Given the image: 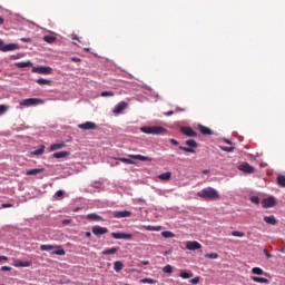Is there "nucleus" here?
Here are the masks:
<instances>
[{"mask_svg": "<svg viewBox=\"0 0 285 285\" xmlns=\"http://www.w3.org/2000/svg\"><path fill=\"white\" fill-rule=\"evenodd\" d=\"M191 284H199V277H195L190 279Z\"/></svg>", "mask_w": 285, "mask_h": 285, "instance_id": "obj_52", "label": "nucleus"}, {"mask_svg": "<svg viewBox=\"0 0 285 285\" xmlns=\"http://www.w3.org/2000/svg\"><path fill=\"white\" fill-rule=\"evenodd\" d=\"M126 108H128V104H126L125 101L119 102L114 108V115H121V112H124V110H126Z\"/></svg>", "mask_w": 285, "mask_h": 285, "instance_id": "obj_14", "label": "nucleus"}, {"mask_svg": "<svg viewBox=\"0 0 285 285\" xmlns=\"http://www.w3.org/2000/svg\"><path fill=\"white\" fill-rule=\"evenodd\" d=\"M171 178H173V173L170 171H166L158 175V179H160V181H170Z\"/></svg>", "mask_w": 285, "mask_h": 285, "instance_id": "obj_18", "label": "nucleus"}, {"mask_svg": "<svg viewBox=\"0 0 285 285\" xmlns=\"http://www.w3.org/2000/svg\"><path fill=\"white\" fill-rule=\"evenodd\" d=\"M205 257L207 259H217V257H219V255L217 253H210V254H206Z\"/></svg>", "mask_w": 285, "mask_h": 285, "instance_id": "obj_39", "label": "nucleus"}, {"mask_svg": "<svg viewBox=\"0 0 285 285\" xmlns=\"http://www.w3.org/2000/svg\"><path fill=\"white\" fill-rule=\"evenodd\" d=\"M226 144H228L229 146H233V142L229 140H226Z\"/></svg>", "mask_w": 285, "mask_h": 285, "instance_id": "obj_60", "label": "nucleus"}, {"mask_svg": "<svg viewBox=\"0 0 285 285\" xmlns=\"http://www.w3.org/2000/svg\"><path fill=\"white\" fill-rule=\"evenodd\" d=\"M43 41H46L47 43H55L57 41V37H55V36H45Z\"/></svg>", "mask_w": 285, "mask_h": 285, "instance_id": "obj_33", "label": "nucleus"}, {"mask_svg": "<svg viewBox=\"0 0 285 285\" xmlns=\"http://www.w3.org/2000/svg\"><path fill=\"white\" fill-rule=\"evenodd\" d=\"M263 208H273V206H275V198L273 196L271 197H267V198H264L262 202H261Z\"/></svg>", "mask_w": 285, "mask_h": 285, "instance_id": "obj_8", "label": "nucleus"}, {"mask_svg": "<svg viewBox=\"0 0 285 285\" xmlns=\"http://www.w3.org/2000/svg\"><path fill=\"white\" fill-rule=\"evenodd\" d=\"M100 97H115V92L112 91H102Z\"/></svg>", "mask_w": 285, "mask_h": 285, "instance_id": "obj_41", "label": "nucleus"}, {"mask_svg": "<svg viewBox=\"0 0 285 285\" xmlns=\"http://www.w3.org/2000/svg\"><path fill=\"white\" fill-rule=\"evenodd\" d=\"M129 159H138L139 161H153V158L141 155H129Z\"/></svg>", "mask_w": 285, "mask_h": 285, "instance_id": "obj_17", "label": "nucleus"}, {"mask_svg": "<svg viewBox=\"0 0 285 285\" xmlns=\"http://www.w3.org/2000/svg\"><path fill=\"white\" fill-rule=\"evenodd\" d=\"M119 252V247H111L109 249H105L101 252L102 255H115V253Z\"/></svg>", "mask_w": 285, "mask_h": 285, "instance_id": "obj_26", "label": "nucleus"}, {"mask_svg": "<svg viewBox=\"0 0 285 285\" xmlns=\"http://www.w3.org/2000/svg\"><path fill=\"white\" fill-rule=\"evenodd\" d=\"M12 50H19V45L17 43H9V45H6L2 40V47H1V51L2 52H10Z\"/></svg>", "mask_w": 285, "mask_h": 285, "instance_id": "obj_10", "label": "nucleus"}, {"mask_svg": "<svg viewBox=\"0 0 285 285\" xmlns=\"http://www.w3.org/2000/svg\"><path fill=\"white\" fill-rule=\"evenodd\" d=\"M276 180H277L278 186H281L282 188H285V176L284 175H278Z\"/></svg>", "mask_w": 285, "mask_h": 285, "instance_id": "obj_30", "label": "nucleus"}, {"mask_svg": "<svg viewBox=\"0 0 285 285\" xmlns=\"http://www.w3.org/2000/svg\"><path fill=\"white\" fill-rule=\"evenodd\" d=\"M40 250H52V255H66V250L59 245H41Z\"/></svg>", "mask_w": 285, "mask_h": 285, "instance_id": "obj_3", "label": "nucleus"}, {"mask_svg": "<svg viewBox=\"0 0 285 285\" xmlns=\"http://www.w3.org/2000/svg\"><path fill=\"white\" fill-rule=\"evenodd\" d=\"M78 210H81V208H76V209H73L75 213H78Z\"/></svg>", "mask_w": 285, "mask_h": 285, "instance_id": "obj_63", "label": "nucleus"}, {"mask_svg": "<svg viewBox=\"0 0 285 285\" xmlns=\"http://www.w3.org/2000/svg\"><path fill=\"white\" fill-rule=\"evenodd\" d=\"M144 228H145V230L157 232V233H159V230H161V226L148 225V226H144Z\"/></svg>", "mask_w": 285, "mask_h": 285, "instance_id": "obj_31", "label": "nucleus"}, {"mask_svg": "<svg viewBox=\"0 0 285 285\" xmlns=\"http://www.w3.org/2000/svg\"><path fill=\"white\" fill-rule=\"evenodd\" d=\"M220 150H224L225 153H233V150H235V147H233V146H229V147L220 146Z\"/></svg>", "mask_w": 285, "mask_h": 285, "instance_id": "obj_40", "label": "nucleus"}, {"mask_svg": "<svg viewBox=\"0 0 285 285\" xmlns=\"http://www.w3.org/2000/svg\"><path fill=\"white\" fill-rule=\"evenodd\" d=\"M78 128H80L81 130H95V128H97V124L92 121H87L78 125Z\"/></svg>", "mask_w": 285, "mask_h": 285, "instance_id": "obj_13", "label": "nucleus"}, {"mask_svg": "<svg viewBox=\"0 0 285 285\" xmlns=\"http://www.w3.org/2000/svg\"><path fill=\"white\" fill-rule=\"evenodd\" d=\"M2 46H3V40H0V50H1Z\"/></svg>", "mask_w": 285, "mask_h": 285, "instance_id": "obj_61", "label": "nucleus"}, {"mask_svg": "<svg viewBox=\"0 0 285 285\" xmlns=\"http://www.w3.org/2000/svg\"><path fill=\"white\" fill-rule=\"evenodd\" d=\"M1 271L2 272H10V271H12V267H10V266H2Z\"/></svg>", "mask_w": 285, "mask_h": 285, "instance_id": "obj_49", "label": "nucleus"}, {"mask_svg": "<svg viewBox=\"0 0 285 285\" xmlns=\"http://www.w3.org/2000/svg\"><path fill=\"white\" fill-rule=\"evenodd\" d=\"M43 153H46V146L41 145L38 149L31 151V155L39 156V155H43Z\"/></svg>", "mask_w": 285, "mask_h": 285, "instance_id": "obj_28", "label": "nucleus"}, {"mask_svg": "<svg viewBox=\"0 0 285 285\" xmlns=\"http://www.w3.org/2000/svg\"><path fill=\"white\" fill-rule=\"evenodd\" d=\"M8 262V256H0V264H6Z\"/></svg>", "mask_w": 285, "mask_h": 285, "instance_id": "obj_47", "label": "nucleus"}, {"mask_svg": "<svg viewBox=\"0 0 285 285\" xmlns=\"http://www.w3.org/2000/svg\"><path fill=\"white\" fill-rule=\"evenodd\" d=\"M180 131L183 132V135H186V137H197V131H195L190 127H181Z\"/></svg>", "mask_w": 285, "mask_h": 285, "instance_id": "obj_15", "label": "nucleus"}, {"mask_svg": "<svg viewBox=\"0 0 285 285\" xmlns=\"http://www.w3.org/2000/svg\"><path fill=\"white\" fill-rule=\"evenodd\" d=\"M114 269L116 271V273H120L121 271H124V263L120 261H116L114 263Z\"/></svg>", "mask_w": 285, "mask_h": 285, "instance_id": "obj_25", "label": "nucleus"}, {"mask_svg": "<svg viewBox=\"0 0 285 285\" xmlns=\"http://www.w3.org/2000/svg\"><path fill=\"white\" fill-rule=\"evenodd\" d=\"M167 115H168V117H170V115H173V111H168Z\"/></svg>", "mask_w": 285, "mask_h": 285, "instance_id": "obj_64", "label": "nucleus"}, {"mask_svg": "<svg viewBox=\"0 0 285 285\" xmlns=\"http://www.w3.org/2000/svg\"><path fill=\"white\" fill-rule=\"evenodd\" d=\"M111 237H114V239H132V234H126L124 232L111 233Z\"/></svg>", "mask_w": 285, "mask_h": 285, "instance_id": "obj_12", "label": "nucleus"}, {"mask_svg": "<svg viewBox=\"0 0 285 285\" xmlns=\"http://www.w3.org/2000/svg\"><path fill=\"white\" fill-rule=\"evenodd\" d=\"M20 41H22L23 43H30V41H32L30 38H21Z\"/></svg>", "mask_w": 285, "mask_h": 285, "instance_id": "obj_53", "label": "nucleus"}, {"mask_svg": "<svg viewBox=\"0 0 285 285\" xmlns=\"http://www.w3.org/2000/svg\"><path fill=\"white\" fill-rule=\"evenodd\" d=\"M118 161H121L122 164L132 165L135 161L130 158H118Z\"/></svg>", "mask_w": 285, "mask_h": 285, "instance_id": "obj_38", "label": "nucleus"}, {"mask_svg": "<svg viewBox=\"0 0 285 285\" xmlns=\"http://www.w3.org/2000/svg\"><path fill=\"white\" fill-rule=\"evenodd\" d=\"M161 236L165 237V239H170V237H175V234H173V232H161Z\"/></svg>", "mask_w": 285, "mask_h": 285, "instance_id": "obj_35", "label": "nucleus"}, {"mask_svg": "<svg viewBox=\"0 0 285 285\" xmlns=\"http://www.w3.org/2000/svg\"><path fill=\"white\" fill-rule=\"evenodd\" d=\"M3 24V18L0 17V26Z\"/></svg>", "mask_w": 285, "mask_h": 285, "instance_id": "obj_62", "label": "nucleus"}, {"mask_svg": "<svg viewBox=\"0 0 285 285\" xmlns=\"http://www.w3.org/2000/svg\"><path fill=\"white\" fill-rule=\"evenodd\" d=\"M263 253L267 257V259H271L273 257V255L268 253L266 249H264Z\"/></svg>", "mask_w": 285, "mask_h": 285, "instance_id": "obj_50", "label": "nucleus"}, {"mask_svg": "<svg viewBox=\"0 0 285 285\" xmlns=\"http://www.w3.org/2000/svg\"><path fill=\"white\" fill-rule=\"evenodd\" d=\"M180 277L183 279H190V277H193V275H190L189 273L187 272H180Z\"/></svg>", "mask_w": 285, "mask_h": 285, "instance_id": "obj_42", "label": "nucleus"}, {"mask_svg": "<svg viewBox=\"0 0 285 285\" xmlns=\"http://www.w3.org/2000/svg\"><path fill=\"white\" fill-rule=\"evenodd\" d=\"M8 111V106L6 105H0V115H3L4 112Z\"/></svg>", "mask_w": 285, "mask_h": 285, "instance_id": "obj_45", "label": "nucleus"}, {"mask_svg": "<svg viewBox=\"0 0 285 285\" xmlns=\"http://www.w3.org/2000/svg\"><path fill=\"white\" fill-rule=\"evenodd\" d=\"M71 39L72 41H78V43H81V40L79 39V37H77V35H72Z\"/></svg>", "mask_w": 285, "mask_h": 285, "instance_id": "obj_51", "label": "nucleus"}, {"mask_svg": "<svg viewBox=\"0 0 285 285\" xmlns=\"http://www.w3.org/2000/svg\"><path fill=\"white\" fill-rule=\"evenodd\" d=\"M187 250H199L202 248V245L197 240H188L186 243Z\"/></svg>", "mask_w": 285, "mask_h": 285, "instance_id": "obj_11", "label": "nucleus"}, {"mask_svg": "<svg viewBox=\"0 0 285 285\" xmlns=\"http://www.w3.org/2000/svg\"><path fill=\"white\" fill-rule=\"evenodd\" d=\"M250 202H252L253 204H259V198H258L257 196H252V197H250Z\"/></svg>", "mask_w": 285, "mask_h": 285, "instance_id": "obj_46", "label": "nucleus"}, {"mask_svg": "<svg viewBox=\"0 0 285 285\" xmlns=\"http://www.w3.org/2000/svg\"><path fill=\"white\" fill-rule=\"evenodd\" d=\"M197 196L205 202H215L219 199V191L213 187H207L198 191Z\"/></svg>", "mask_w": 285, "mask_h": 285, "instance_id": "obj_1", "label": "nucleus"}, {"mask_svg": "<svg viewBox=\"0 0 285 285\" xmlns=\"http://www.w3.org/2000/svg\"><path fill=\"white\" fill-rule=\"evenodd\" d=\"M68 155H70V153L68 151H57L52 155L53 159H63L66 157H68Z\"/></svg>", "mask_w": 285, "mask_h": 285, "instance_id": "obj_21", "label": "nucleus"}, {"mask_svg": "<svg viewBox=\"0 0 285 285\" xmlns=\"http://www.w3.org/2000/svg\"><path fill=\"white\" fill-rule=\"evenodd\" d=\"M265 224H269L271 226H276L277 225V219L275 216H265L264 218Z\"/></svg>", "mask_w": 285, "mask_h": 285, "instance_id": "obj_20", "label": "nucleus"}, {"mask_svg": "<svg viewBox=\"0 0 285 285\" xmlns=\"http://www.w3.org/2000/svg\"><path fill=\"white\" fill-rule=\"evenodd\" d=\"M169 142H171L173 146H179V141H177V140L174 139V138H170V139H169Z\"/></svg>", "mask_w": 285, "mask_h": 285, "instance_id": "obj_48", "label": "nucleus"}, {"mask_svg": "<svg viewBox=\"0 0 285 285\" xmlns=\"http://www.w3.org/2000/svg\"><path fill=\"white\" fill-rule=\"evenodd\" d=\"M87 219H88L89 222H104V217L97 215L96 213L88 214V215H87Z\"/></svg>", "mask_w": 285, "mask_h": 285, "instance_id": "obj_19", "label": "nucleus"}, {"mask_svg": "<svg viewBox=\"0 0 285 285\" xmlns=\"http://www.w3.org/2000/svg\"><path fill=\"white\" fill-rule=\"evenodd\" d=\"M253 275H264V269H262L261 267H254L252 269Z\"/></svg>", "mask_w": 285, "mask_h": 285, "instance_id": "obj_37", "label": "nucleus"}, {"mask_svg": "<svg viewBox=\"0 0 285 285\" xmlns=\"http://www.w3.org/2000/svg\"><path fill=\"white\" fill-rule=\"evenodd\" d=\"M91 233H94L96 237H99V235H107L108 228L96 225L91 228Z\"/></svg>", "mask_w": 285, "mask_h": 285, "instance_id": "obj_6", "label": "nucleus"}, {"mask_svg": "<svg viewBox=\"0 0 285 285\" xmlns=\"http://www.w3.org/2000/svg\"><path fill=\"white\" fill-rule=\"evenodd\" d=\"M131 216H132V212H128V210L114 212V217H116V219H124V217H131Z\"/></svg>", "mask_w": 285, "mask_h": 285, "instance_id": "obj_16", "label": "nucleus"}, {"mask_svg": "<svg viewBox=\"0 0 285 285\" xmlns=\"http://www.w3.org/2000/svg\"><path fill=\"white\" fill-rule=\"evenodd\" d=\"M45 170H46L45 168L30 169L27 171V175L28 176L39 175V174L43 173Z\"/></svg>", "mask_w": 285, "mask_h": 285, "instance_id": "obj_27", "label": "nucleus"}, {"mask_svg": "<svg viewBox=\"0 0 285 285\" xmlns=\"http://www.w3.org/2000/svg\"><path fill=\"white\" fill-rule=\"evenodd\" d=\"M233 237H244L246 234L244 232H232Z\"/></svg>", "mask_w": 285, "mask_h": 285, "instance_id": "obj_44", "label": "nucleus"}, {"mask_svg": "<svg viewBox=\"0 0 285 285\" xmlns=\"http://www.w3.org/2000/svg\"><path fill=\"white\" fill-rule=\"evenodd\" d=\"M253 282H256L257 284H271V281L268 278L258 277V276H252Z\"/></svg>", "mask_w": 285, "mask_h": 285, "instance_id": "obj_23", "label": "nucleus"}, {"mask_svg": "<svg viewBox=\"0 0 285 285\" xmlns=\"http://www.w3.org/2000/svg\"><path fill=\"white\" fill-rule=\"evenodd\" d=\"M62 224H63L65 226H68V224H70V219H65V220L62 222Z\"/></svg>", "mask_w": 285, "mask_h": 285, "instance_id": "obj_57", "label": "nucleus"}, {"mask_svg": "<svg viewBox=\"0 0 285 285\" xmlns=\"http://www.w3.org/2000/svg\"><path fill=\"white\" fill-rule=\"evenodd\" d=\"M239 170H242L243 173H246L247 175H253V173H255V167L250 166V164L248 163H243L239 166Z\"/></svg>", "mask_w": 285, "mask_h": 285, "instance_id": "obj_9", "label": "nucleus"}, {"mask_svg": "<svg viewBox=\"0 0 285 285\" xmlns=\"http://www.w3.org/2000/svg\"><path fill=\"white\" fill-rule=\"evenodd\" d=\"M141 264H142L144 266H148V264H150V262H148V261H142Z\"/></svg>", "mask_w": 285, "mask_h": 285, "instance_id": "obj_58", "label": "nucleus"}, {"mask_svg": "<svg viewBox=\"0 0 285 285\" xmlns=\"http://www.w3.org/2000/svg\"><path fill=\"white\" fill-rule=\"evenodd\" d=\"M14 266H17L18 268H28V266H30V262H28V261H26V262L17 261Z\"/></svg>", "mask_w": 285, "mask_h": 285, "instance_id": "obj_29", "label": "nucleus"}, {"mask_svg": "<svg viewBox=\"0 0 285 285\" xmlns=\"http://www.w3.org/2000/svg\"><path fill=\"white\" fill-rule=\"evenodd\" d=\"M140 284H157V281L153 278H142L140 279Z\"/></svg>", "mask_w": 285, "mask_h": 285, "instance_id": "obj_36", "label": "nucleus"}, {"mask_svg": "<svg viewBox=\"0 0 285 285\" xmlns=\"http://www.w3.org/2000/svg\"><path fill=\"white\" fill-rule=\"evenodd\" d=\"M36 83H38V86H50V80L39 78V79L36 80Z\"/></svg>", "mask_w": 285, "mask_h": 285, "instance_id": "obj_32", "label": "nucleus"}, {"mask_svg": "<svg viewBox=\"0 0 285 285\" xmlns=\"http://www.w3.org/2000/svg\"><path fill=\"white\" fill-rule=\"evenodd\" d=\"M202 135H213V130L204 125L198 126Z\"/></svg>", "mask_w": 285, "mask_h": 285, "instance_id": "obj_24", "label": "nucleus"}, {"mask_svg": "<svg viewBox=\"0 0 285 285\" xmlns=\"http://www.w3.org/2000/svg\"><path fill=\"white\" fill-rule=\"evenodd\" d=\"M66 146L65 142H57V144H52L49 148L50 153H55V150H61V148H63Z\"/></svg>", "mask_w": 285, "mask_h": 285, "instance_id": "obj_22", "label": "nucleus"}, {"mask_svg": "<svg viewBox=\"0 0 285 285\" xmlns=\"http://www.w3.org/2000/svg\"><path fill=\"white\" fill-rule=\"evenodd\" d=\"M12 204H2L1 208H12Z\"/></svg>", "mask_w": 285, "mask_h": 285, "instance_id": "obj_55", "label": "nucleus"}, {"mask_svg": "<svg viewBox=\"0 0 285 285\" xmlns=\"http://www.w3.org/2000/svg\"><path fill=\"white\" fill-rule=\"evenodd\" d=\"M163 273H167V274L173 273V266L166 265V266L163 268Z\"/></svg>", "mask_w": 285, "mask_h": 285, "instance_id": "obj_43", "label": "nucleus"}, {"mask_svg": "<svg viewBox=\"0 0 285 285\" xmlns=\"http://www.w3.org/2000/svg\"><path fill=\"white\" fill-rule=\"evenodd\" d=\"M33 72H37L38 75H50V72H52V68L39 66L33 68Z\"/></svg>", "mask_w": 285, "mask_h": 285, "instance_id": "obj_7", "label": "nucleus"}, {"mask_svg": "<svg viewBox=\"0 0 285 285\" xmlns=\"http://www.w3.org/2000/svg\"><path fill=\"white\" fill-rule=\"evenodd\" d=\"M185 144L188 147L180 146L179 149L184 150L185 153H191V155H195V148H198L197 141L188 139L185 141Z\"/></svg>", "mask_w": 285, "mask_h": 285, "instance_id": "obj_5", "label": "nucleus"}, {"mask_svg": "<svg viewBox=\"0 0 285 285\" xmlns=\"http://www.w3.org/2000/svg\"><path fill=\"white\" fill-rule=\"evenodd\" d=\"M56 197H63V190H58L56 193Z\"/></svg>", "mask_w": 285, "mask_h": 285, "instance_id": "obj_56", "label": "nucleus"}, {"mask_svg": "<svg viewBox=\"0 0 285 285\" xmlns=\"http://www.w3.org/2000/svg\"><path fill=\"white\" fill-rule=\"evenodd\" d=\"M86 237L90 238L92 237V234L90 232H86Z\"/></svg>", "mask_w": 285, "mask_h": 285, "instance_id": "obj_59", "label": "nucleus"}, {"mask_svg": "<svg viewBox=\"0 0 285 285\" xmlns=\"http://www.w3.org/2000/svg\"><path fill=\"white\" fill-rule=\"evenodd\" d=\"M71 61H73L75 63H79V61H81V58L79 57H72Z\"/></svg>", "mask_w": 285, "mask_h": 285, "instance_id": "obj_54", "label": "nucleus"}, {"mask_svg": "<svg viewBox=\"0 0 285 285\" xmlns=\"http://www.w3.org/2000/svg\"><path fill=\"white\" fill-rule=\"evenodd\" d=\"M16 66H17V68H30V66H32V62H30V61L17 62Z\"/></svg>", "mask_w": 285, "mask_h": 285, "instance_id": "obj_34", "label": "nucleus"}, {"mask_svg": "<svg viewBox=\"0 0 285 285\" xmlns=\"http://www.w3.org/2000/svg\"><path fill=\"white\" fill-rule=\"evenodd\" d=\"M141 132L145 135H164L166 132V128L161 126H145L140 128Z\"/></svg>", "mask_w": 285, "mask_h": 285, "instance_id": "obj_2", "label": "nucleus"}, {"mask_svg": "<svg viewBox=\"0 0 285 285\" xmlns=\"http://www.w3.org/2000/svg\"><path fill=\"white\" fill-rule=\"evenodd\" d=\"M43 104V100L40 98H27L20 102V106H23L24 108H30L32 106H41Z\"/></svg>", "mask_w": 285, "mask_h": 285, "instance_id": "obj_4", "label": "nucleus"}]
</instances>
